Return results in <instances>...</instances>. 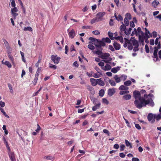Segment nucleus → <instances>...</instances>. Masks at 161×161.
Here are the masks:
<instances>
[{
    "mask_svg": "<svg viewBox=\"0 0 161 161\" xmlns=\"http://www.w3.org/2000/svg\"><path fill=\"white\" fill-rule=\"evenodd\" d=\"M124 39L125 40V42L123 45L124 47H126L128 46L127 48L129 50H131L133 49L134 52L139 51L138 42L134 37H131L130 40L125 38H124Z\"/></svg>",
    "mask_w": 161,
    "mask_h": 161,
    "instance_id": "obj_1",
    "label": "nucleus"
},
{
    "mask_svg": "<svg viewBox=\"0 0 161 161\" xmlns=\"http://www.w3.org/2000/svg\"><path fill=\"white\" fill-rule=\"evenodd\" d=\"M134 104L136 107L140 109L143 107L146 106L147 104H150L152 107H153L154 105L153 100L150 98L146 100L143 97L138 100H135L134 101Z\"/></svg>",
    "mask_w": 161,
    "mask_h": 161,
    "instance_id": "obj_2",
    "label": "nucleus"
},
{
    "mask_svg": "<svg viewBox=\"0 0 161 161\" xmlns=\"http://www.w3.org/2000/svg\"><path fill=\"white\" fill-rule=\"evenodd\" d=\"M94 44L97 48H102V47H104L106 45L105 43L102 40L101 41L98 39L96 40Z\"/></svg>",
    "mask_w": 161,
    "mask_h": 161,
    "instance_id": "obj_3",
    "label": "nucleus"
},
{
    "mask_svg": "<svg viewBox=\"0 0 161 161\" xmlns=\"http://www.w3.org/2000/svg\"><path fill=\"white\" fill-rule=\"evenodd\" d=\"M51 59L55 64H58L60 59V58L57 55H52L51 56Z\"/></svg>",
    "mask_w": 161,
    "mask_h": 161,
    "instance_id": "obj_4",
    "label": "nucleus"
},
{
    "mask_svg": "<svg viewBox=\"0 0 161 161\" xmlns=\"http://www.w3.org/2000/svg\"><path fill=\"white\" fill-rule=\"evenodd\" d=\"M133 96L135 100H138L142 98L140 92L138 91H135L133 92Z\"/></svg>",
    "mask_w": 161,
    "mask_h": 161,
    "instance_id": "obj_5",
    "label": "nucleus"
},
{
    "mask_svg": "<svg viewBox=\"0 0 161 161\" xmlns=\"http://www.w3.org/2000/svg\"><path fill=\"white\" fill-rule=\"evenodd\" d=\"M105 14V12H101L97 13V18L99 21L102 20V17Z\"/></svg>",
    "mask_w": 161,
    "mask_h": 161,
    "instance_id": "obj_6",
    "label": "nucleus"
},
{
    "mask_svg": "<svg viewBox=\"0 0 161 161\" xmlns=\"http://www.w3.org/2000/svg\"><path fill=\"white\" fill-rule=\"evenodd\" d=\"M137 31V35H138L139 38H140L141 37H143L144 36V33L142 31L140 27H138Z\"/></svg>",
    "mask_w": 161,
    "mask_h": 161,
    "instance_id": "obj_7",
    "label": "nucleus"
},
{
    "mask_svg": "<svg viewBox=\"0 0 161 161\" xmlns=\"http://www.w3.org/2000/svg\"><path fill=\"white\" fill-rule=\"evenodd\" d=\"M145 38L148 39L150 37H152V34L150 33V32L148 30L147 31H145L144 33V35L143 36Z\"/></svg>",
    "mask_w": 161,
    "mask_h": 161,
    "instance_id": "obj_8",
    "label": "nucleus"
},
{
    "mask_svg": "<svg viewBox=\"0 0 161 161\" xmlns=\"http://www.w3.org/2000/svg\"><path fill=\"white\" fill-rule=\"evenodd\" d=\"M9 157L11 161H16V159L15 158V155L14 153L10 152L8 153Z\"/></svg>",
    "mask_w": 161,
    "mask_h": 161,
    "instance_id": "obj_9",
    "label": "nucleus"
},
{
    "mask_svg": "<svg viewBox=\"0 0 161 161\" xmlns=\"http://www.w3.org/2000/svg\"><path fill=\"white\" fill-rule=\"evenodd\" d=\"M110 55L109 53H103L99 57L102 59H103V60L105 59L106 58L108 57H109Z\"/></svg>",
    "mask_w": 161,
    "mask_h": 161,
    "instance_id": "obj_10",
    "label": "nucleus"
},
{
    "mask_svg": "<svg viewBox=\"0 0 161 161\" xmlns=\"http://www.w3.org/2000/svg\"><path fill=\"white\" fill-rule=\"evenodd\" d=\"M115 92L114 88H110L108 91V95L109 96H112Z\"/></svg>",
    "mask_w": 161,
    "mask_h": 161,
    "instance_id": "obj_11",
    "label": "nucleus"
},
{
    "mask_svg": "<svg viewBox=\"0 0 161 161\" xmlns=\"http://www.w3.org/2000/svg\"><path fill=\"white\" fill-rule=\"evenodd\" d=\"M154 114L152 113H149L147 115V119L149 121H151V123H153V120L154 119Z\"/></svg>",
    "mask_w": 161,
    "mask_h": 161,
    "instance_id": "obj_12",
    "label": "nucleus"
},
{
    "mask_svg": "<svg viewBox=\"0 0 161 161\" xmlns=\"http://www.w3.org/2000/svg\"><path fill=\"white\" fill-rule=\"evenodd\" d=\"M68 34L69 37L71 39L73 38L76 36L75 31L73 29L69 32Z\"/></svg>",
    "mask_w": 161,
    "mask_h": 161,
    "instance_id": "obj_13",
    "label": "nucleus"
},
{
    "mask_svg": "<svg viewBox=\"0 0 161 161\" xmlns=\"http://www.w3.org/2000/svg\"><path fill=\"white\" fill-rule=\"evenodd\" d=\"M161 119V114L160 113L157 115H156V114H154V119H153V123L154 122L155 119H156L157 121H158Z\"/></svg>",
    "mask_w": 161,
    "mask_h": 161,
    "instance_id": "obj_14",
    "label": "nucleus"
},
{
    "mask_svg": "<svg viewBox=\"0 0 161 161\" xmlns=\"http://www.w3.org/2000/svg\"><path fill=\"white\" fill-rule=\"evenodd\" d=\"M113 46L114 48L116 50H119L120 48V45L117 43L116 42H114L113 43Z\"/></svg>",
    "mask_w": 161,
    "mask_h": 161,
    "instance_id": "obj_15",
    "label": "nucleus"
},
{
    "mask_svg": "<svg viewBox=\"0 0 161 161\" xmlns=\"http://www.w3.org/2000/svg\"><path fill=\"white\" fill-rule=\"evenodd\" d=\"M97 84L101 86H103L105 85L104 82L102 80L101 78L97 79Z\"/></svg>",
    "mask_w": 161,
    "mask_h": 161,
    "instance_id": "obj_16",
    "label": "nucleus"
},
{
    "mask_svg": "<svg viewBox=\"0 0 161 161\" xmlns=\"http://www.w3.org/2000/svg\"><path fill=\"white\" fill-rule=\"evenodd\" d=\"M90 82L93 86H95L97 84V79L93 78L90 79Z\"/></svg>",
    "mask_w": 161,
    "mask_h": 161,
    "instance_id": "obj_17",
    "label": "nucleus"
},
{
    "mask_svg": "<svg viewBox=\"0 0 161 161\" xmlns=\"http://www.w3.org/2000/svg\"><path fill=\"white\" fill-rule=\"evenodd\" d=\"M95 105L92 108V110L93 111H95L97 109H99L100 108L101 104L100 102H99L97 104Z\"/></svg>",
    "mask_w": 161,
    "mask_h": 161,
    "instance_id": "obj_18",
    "label": "nucleus"
},
{
    "mask_svg": "<svg viewBox=\"0 0 161 161\" xmlns=\"http://www.w3.org/2000/svg\"><path fill=\"white\" fill-rule=\"evenodd\" d=\"M111 68V67L109 64H106L104 67L102 68V69L105 71H107L110 70Z\"/></svg>",
    "mask_w": 161,
    "mask_h": 161,
    "instance_id": "obj_19",
    "label": "nucleus"
},
{
    "mask_svg": "<svg viewBox=\"0 0 161 161\" xmlns=\"http://www.w3.org/2000/svg\"><path fill=\"white\" fill-rule=\"evenodd\" d=\"M114 16L116 19L118 21H122L123 20V18L120 14H119L118 15V16H117L116 15V14L115 13L114 14Z\"/></svg>",
    "mask_w": 161,
    "mask_h": 161,
    "instance_id": "obj_20",
    "label": "nucleus"
},
{
    "mask_svg": "<svg viewBox=\"0 0 161 161\" xmlns=\"http://www.w3.org/2000/svg\"><path fill=\"white\" fill-rule=\"evenodd\" d=\"M121 68V67L118 66L111 69V71L114 73H116Z\"/></svg>",
    "mask_w": 161,
    "mask_h": 161,
    "instance_id": "obj_21",
    "label": "nucleus"
},
{
    "mask_svg": "<svg viewBox=\"0 0 161 161\" xmlns=\"http://www.w3.org/2000/svg\"><path fill=\"white\" fill-rule=\"evenodd\" d=\"M119 89L120 91L128 90L129 89V87L124 85L120 86Z\"/></svg>",
    "mask_w": 161,
    "mask_h": 161,
    "instance_id": "obj_22",
    "label": "nucleus"
},
{
    "mask_svg": "<svg viewBox=\"0 0 161 161\" xmlns=\"http://www.w3.org/2000/svg\"><path fill=\"white\" fill-rule=\"evenodd\" d=\"M161 48V47L160 42H159L158 43V45L157 47H154V51L153 53H157V52L158 51V49H160Z\"/></svg>",
    "mask_w": 161,
    "mask_h": 161,
    "instance_id": "obj_23",
    "label": "nucleus"
},
{
    "mask_svg": "<svg viewBox=\"0 0 161 161\" xmlns=\"http://www.w3.org/2000/svg\"><path fill=\"white\" fill-rule=\"evenodd\" d=\"M97 49V50L95 51V53L99 56L101 55L103 53L102 52L103 48H98Z\"/></svg>",
    "mask_w": 161,
    "mask_h": 161,
    "instance_id": "obj_24",
    "label": "nucleus"
},
{
    "mask_svg": "<svg viewBox=\"0 0 161 161\" xmlns=\"http://www.w3.org/2000/svg\"><path fill=\"white\" fill-rule=\"evenodd\" d=\"M87 88L89 91L90 92V93L92 94L93 95L95 94V92L93 88L92 87L88 86Z\"/></svg>",
    "mask_w": 161,
    "mask_h": 161,
    "instance_id": "obj_25",
    "label": "nucleus"
},
{
    "mask_svg": "<svg viewBox=\"0 0 161 161\" xmlns=\"http://www.w3.org/2000/svg\"><path fill=\"white\" fill-rule=\"evenodd\" d=\"M153 60L154 61L156 62L159 60L157 56V53H153Z\"/></svg>",
    "mask_w": 161,
    "mask_h": 161,
    "instance_id": "obj_26",
    "label": "nucleus"
},
{
    "mask_svg": "<svg viewBox=\"0 0 161 161\" xmlns=\"http://www.w3.org/2000/svg\"><path fill=\"white\" fill-rule=\"evenodd\" d=\"M114 79L116 83L120 82L121 81L120 78V77H118V75H116L114 76Z\"/></svg>",
    "mask_w": 161,
    "mask_h": 161,
    "instance_id": "obj_27",
    "label": "nucleus"
},
{
    "mask_svg": "<svg viewBox=\"0 0 161 161\" xmlns=\"http://www.w3.org/2000/svg\"><path fill=\"white\" fill-rule=\"evenodd\" d=\"M123 98L125 100H129L131 98V96L130 94H126L123 97Z\"/></svg>",
    "mask_w": 161,
    "mask_h": 161,
    "instance_id": "obj_28",
    "label": "nucleus"
},
{
    "mask_svg": "<svg viewBox=\"0 0 161 161\" xmlns=\"http://www.w3.org/2000/svg\"><path fill=\"white\" fill-rule=\"evenodd\" d=\"M102 40L103 42H107L108 43H110L111 42V41L110 39L108 37H106V38H103L102 39Z\"/></svg>",
    "mask_w": 161,
    "mask_h": 161,
    "instance_id": "obj_29",
    "label": "nucleus"
},
{
    "mask_svg": "<svg viewBox=\"0 0 161 161\" xmlns=\"http://www.w3.org/2000/svg\"><path fill=\"white\" fill-rule=\"evenodd\" d=\"M122 24L120 26V30L121 32L122 31H124L126 29V26L123 24V22H122Z\"/></svg>",
    "mask_w": 161,
    "mask_h": 161,
    "instance_id": "obj_30",
    "label": "nucleus"
},
{
    "mask_svg": "<svg viewBox=\"0 0 161 161\" xmlns=\"http://www.w3.org/2000/svg\"><path fill=\"white\" fill-rule=\"evenodd\" d=\"M120 34L121 36L117 37L116 38V40H119L122 43L123 42V38L122 36V34L121 32H120Z\"/></svg>",
    "mask_w": 161,
    "mask_h": 161,
    "instance_id": "obj_31",
    "label": "nucleus"
},
{
    "mask_svg": "<svg viewBox=\"0 0 161 161\" xmlns=\"http://www.w3.org/2000/svg\"><path fill=\"white\" fill-rule=\"evenodd\" d=\"M108 35L110 38L112 40H114L115 39V37H114L113 33L109 31L108 33Z\"/></svg>",
    "mask_w": 161,
    "mask_h": 161,
    "instance_id": "obj_32",
    "label": "nucleus"
},
{
    "mask_svg": "<svg viewBox=\"0 0 161 161\" xmlns=\"http://www.w3.org/2000/svg\"><path fill=\"white\" fill-rule=\"evenodd\" d=\"M44 158V159L48 160H53L54 159V157H53L50 155L45 156Z\"/></svg>",
    "mask_w": 161,
    "mask_h": 161,
    "instance_id": "obj_33",
    "label": "nucleus"
},
{
    "mask_svg": "<svg viewBox=\"0 0 161 161\" xmlns=\"http://www.w3.org/2000/svg\"><path fill=\"white\" fill-rule=\"evenodd\" d=\"M129 93V92L127 90H125L124 91L122 90L120 92L119 94L120 95H124L125 94H127Z\"/></svg>",
    "mask_w": 161,
    "mask_h": 161,
    "instance_id": "obj_34",
    "label": "nucleus"
},
{
    "mask_svg": "<svg viewBox=\"0 0 161 161\" xmlns=\"http://www.w3.org/2000/svg\"><path fill=\"white\" fill-rule=\"evenodd\" d=\"M108 81L112 86H116V83L114 80L109 79Z\"/></svg>",
    "mask_w": 161,
    "mask_h": 161,
    "instance_id": "obj_35",
    "label": "nucleus"
},
{
    "mask_svg": "<svg viewBox=\"0 0 161 161\" xmlns=\"http://www.w3.org/2000/svg\"><path fill=\"white\" fill-rule=\"evenodd\" d=\"M3 41L4 42V44L6 47V48H8L9 47H10V46H9L8 42L5 39H3Z\"/></svg>",
    "mask_w": 161,
    "mask_h": 161,
    "instance_id": "obj_36",
    "label": "nucleus"
},
{
    "mask_svg": "<svg viewBox=\"0 0 161 161\" xmlns=\"http://www.w3.org/2000/svg\"><path fill=\"white\" fill-rule=\"evenodd\" d=\"M112 60V58H111L108 57L105 60H103V61L106 63H111L110 62Z\"/></svg>",
    "mask_w": 161,
    "mask_h": 161,
    "instance_id": "obj_37",
    "label": "nucleus"
},
{
    "mask_svg": "<svg viewBox=\"0 0 161 161\" xmlns=\"http://www.w3.org/2000/svg\"><path fill=\"white\" fill-rule=\"evenodd\" d=\"M159 3V2L157 0H154V1L153 3H152V5L155 8Z\"/></svg>",
    "mask_w": 161,
    "mask_h": 161,
    "instance_id": "obj_38",
    "label": "nucleus"
},
{
    "mask_svg": "<svg viewBox=\"0 0 161 161\" xmlns=\"http://www.w3.org/2000/svg\"><path fill=\"white\" fill-rule=\"evenodd\" d=\"M126 145L127 147H129L130 148H132V146L130 143L129 142V141L127 140H125Z\"/></svg>",
    "mask_w": 161,
    "mask_h": 161,
    "instance_id": "obj_39",
    "label": "nucleus"
},
{
    "mask_svg": "<svg viewBox=\"0 0 161 161\" xmlns=\"http://www.w3.org/2000/svg\"><path fill=\"white\" fill-rule=\"evenodd\" d=\"M104 94V91L103 89L100 90L99 92V95L100 96L102 97Z\"/></svg>",
    "mask_w": 161,
    "mask_h": 161,
    "instance_id": "obj_40",
    "label": "nucleus"
},
{
    "mask_svg": "<svg viewBox=\"0 0 161 161\" xmlns=\"http://www.w3.org/2000/svg\"><path fill=\"white\" fill-rule=\"evenodd\" d=\"M23 30L25 31H32L33 30L31 28V27L30 26H28L26 27H24Z\"/></svg>",
    "mask_w": 161,
    "mask_h": 161,
    "instance_id": "obj_41",
    "label": "nucleus"
},
{
    "mask_svg": "<svg viewBox=\"0 0 161 161\" xmlns=\"http://www.w3.org/2000/svg\"><path fill=\"white\" fill-rule=\"evenodd\" d=\"M99 21H98V20L97 19V17H95L93 19H91L90 23L91 24H92L94 23L95 22H98Z\"/></svg>",
    "mask_w": 161,
    "mask_h": 161,
    "instance_id": "obj_42",
    "label": "nucleus"
},
{
    "mask_svg": "<svg viewBox=\"0 0 161 161\" xmlns=\"http://www.w3.org/2000/svg\"><path fill=\"white\" fill-rule=\"evenodd\" d=\"M124 23L126 26H128L129 25V21L128 18L127 17H125L124 19Z\"/></svg>",
    "mask_w": 161,
    "mask_h": 161,
    "instance_id": "obj_43",
    "label": "nucleus"
},
{
    "mask_svg": "<svg viewBox=\"0 0 161 161\" xmlns=\"http://www.w3.org/2000/svg\"><path fill=\"white\" fill-rule=\"evenodd\" d=\"M127 76L125 75H121L120 77V78L121 80L122 81H125L127 78Z\"/></svg>",
    "mask_w": 161,
    "mask_h": 161,
    "instance_id": "obj_44",
    "label": "nucleus"
},
{
    "mask_svg": "<svg viewBox=\"0 0 161 161\" xmlns=\"http://www.w3.org/2000/svg\"><path fill=\"white\" fill-rule=\"evenodd\" d=\"M124 84L126 86H129L131 84V82L130 80H127L125 82Z\"/></svg>",
    "mask_w": 161,
    "mask_h": 161,
    "instance_id": "obj_45",
    "label": "nucleus"
},
{
    "mask_svg": "<svg viewBox=\"0 0 161 161\" xmlns=\"http://www.w3.org/2000/svg\"><path fill=\"white\" fill-rule=\"evenodd\" d=\"M41 67H38L37 70L35 75L39 76L40 73L41 72Z\"/></svg>",
    "mask_w": 161,
    "mask_h": 161,
    "instance_id": "obj_46",
    "label": "nucleus"
},
{
    "mask_svg": "<svg viewBox=\"0 0 161 161\" xmlns=\"http://www.w3.org/2000/svg\"><path fill=\"white\" fill-rule=\"evenodd\" d=\"M4 64L7 65L8 68H11L12 67V65L10 62L8 61H6Z\"/></svg>",
    "mask_w": 161,
    "mask_h": 161,
    "instance_id": "obj_47",
    "label": "nucleus"
},
{
    "mask_svg": "<svg viewBox=\"0 0 161 161\" xmlns=\"http://www.w3.org/2000/svg\"><path fill=\"white\" fill-rule=\"evenodd\" d=\"M41 57L39 56V60L37 62L35 66L36 67H37L39 66V64L41 62Z\"/></svg>",
    "mask_w": 161,
    "mask_h": 161,
    "instance_id": "obj_48",
    "label": "nucleus"
},
{
    "mask_svg": "<svg viewBox=\"0 0 161 161\" xmlns=\"http://www.w3.org/2000/svg\"><path fill=\"white\" fill-rule=\"evenodd\" d=\"M14 8L11 9V13H16L18 11V9L16 7H13Z\"/></svg>",
    "mask_w": 161,
    "mask_h": 161,
    "instance_id": "obj_49",
    "label": "nucleus"
},
{
    "mask_svg": "<svg viewBox=\"0 0 161 161\" xmlns=\"http://www.w3.org/2000/svg\"><path fill=\"white\" fill-rule=\"evenodd\" d=\"M135 34L136 36H137V31L136 28L134 29V31L132 32L131 34V36H133Z\"/></svg>",
    "mask_w": 161,
    "mask_h": 161,
    "instance_id": "obj_50",
    "label": "nucleus"
},
{
    "mask_svg": "<svg viewBox=\"0 0 161 161\" xmlns=\"http://www.w3.org/2000/svg\"><path fill=\"white\" fill-rule=\"evenodd\" d=\"M102 102L106 105H108L109 103V102L108 100L105 98H103L102 99Z\"/></svg>",
    "mask_w": 161,
    "mask_h": 161,
    "instance_id": "obj_51",
    "label": "nucleus"
},
{
    "mask_svg": "<svg viewBox=\"0 0 161 161\" xmlns=\"http://www.w3.org/2000/svg\"><path fill=\"white\" fill-rule=\"evenodd\" d=\"M38 76H37L36 75H35V78L34 80V82L33 84L34 85H36V84L38 79Z\"/></svg>",
    "mask_w": 161,
    "mask_h": 161,
    "instance_id": "obj_52",
    "label": "nucleus"
},
{
    "mask_svg": "<svg viewBox=\"0 0 161 161\" xmlns=\"http://www.w3.org/2000/svg\"><path fill=\"white\" fill-rule=\"evenodd\" d=\"M88 47L91 50H94L95 49L94 47L92 44H89L88 45Z\"/></svg>",
    "mask_w": 161,
    "mask_h": 161,
    "instance_id": "obj_53",
    "label": "nucleus"
},
{
    "mask_svg": "<svg viewBox=\"0 0 161 161\" xmlns=\"http://www.w3.org/2000/svg\"><path fill=\"white\" fill-rule=\"evenodd\" d=\"M49 67L50 68L53 69H56L57 68V66L53 65V64H49Z\"/></svg>",
    "mask_w": 161,
    "mask_h": 161,
    "instance_id": "obj_54",
    "label": "nucleus"
},
{
    "mask_svg": "<svg viewBox=\"0 0 161 161\" xmlns=\"http://www.w3.org/2000/svg\"><path fill=\"white\" fill-rule=\"evenodd\" d=\"M95 69L97 71L98 73H99L100 75H102V71L97 66L95 67Z\"/></svg>",
    "mask_w": 161,
    "mask_h": 161,
    "instance_id": "obj_55",
    "label": "nucleus"
},
{
    "mask_svg": "<svg viewBox=\"0 0 161 161\" xmlns=\"http://www.w3.org/2000/svg\"><path fill=\"white\" fill-rule=\"evenodd\" d=\"M8 86L11 93H13V90L12 85L9 84H8Z\"/></svg>",
    "mask_w": 161,
    "mask_h": 161,
    "instance_id": "obj_56",
    "label": "nucleus"
},
{
    "mask_svg": "<svg viewBox=\"0 0 161 161\" xmlns=\"http://www.w3.org/2000/svg\"><path fill=\"white\" fill-rule=\"evenodd\" d=\"M13 17L14 18V19H15L16 17L18 16V14L16 13H11Z\"/></svg>",
    "mask_w": 161,
    "mask_h": 161,
    "instance_id": "obj_57",
    "label": "nucleus"
},
{
    "mask_svg": "<svg viewBox=\"0 0 161 161\" xmlns=\"http://www.w3.org/2000/svg\"><path fill=\"white\" fill-rule=\"evenodd\" d=\"M8 57H9V58L11 60L12 63H14V58L13 57L11 54H8Z\"/></svg>",
    "mask_w": 161,
    "mask_h": 161,
    "instance_id": "obj_58",
    "label": "nucleus"
},
{
    "mask_svg": "<svg viewBox=\"0 0 161 161\" xmlns=\"http://www.w3.org/2000/svg\"><path fill=\"white\" fill-rule=\"evenodd\" d=\"M125 17H127L128 19H131V16L130 14L127 13L125 14Z\"/></svg>",
    "mask_w": 161,
    "mask_h": 161,
    "instance_id": "obj_59",
    "label": "nucleus"
},
{
    "mask_svg": "<svg viewBox=\"0 0 161 161\" xmlns=\"http://www.w3.org/2000/svg\"><path fill=\"white\" fill-rule=\"evenodd\" d=\"M161 37V36H159V37H157L155 40V41L154 42V43H155V44H156V45H157L158 44V43L159 42H158V40L159 39H160Z\"/></svg>",
    "mask_w": 161,
    "mask_h": 161,
    "instance_id": "obj_60",
    "label": "nucleus"
},
{
    "mask_svg": "<svg viewBox=\"0 0 161 161\" xmlns=\"http://www.w3.org/2000/svg\"><path fill=\"white\" fill-rule=\"evenodd\" d=\"M152 36H153V37L154 38H155V37H156L158 35L157 33L155 31H153L152 33Z\"/></svg>",
    "mask_w": 161,
    "mask_h": 161,
    "instance_id": "obj_61",
    "label": "nucleus"
},
{
    "mask_svg": "<svg viewBox=\"0 0 161 161\" xmlns=\"http://www.w3.org/2000/svg\"><path fill=\"white\" fill-rule=\"evenodd\" d=\"M145 49L146 53H148L149 52V48L147 45L146 44L145 46Z\"/></svg>",
    "mask_w": 161,
    "mask_h": 161,
    "instance_id": "obj_62",
    "label": "nucleus"
},
{
    "mask_svg": "<svg viewBox=\"0 0 161 161\" xmlns=\"http://www.w3.org/2000/svg\"><path fill=\"white\" fill-rule=\"evenodd\" d=\"M92 33L95 35H98L100 34L99 31L97 30L93 31Z\"/></svg>",
    "mask_w": 161,
    "mask_h": 161,
    "instance_id": "obj_63",
    "label": "nucleus"
},
{
    "mask_svg": "<svg viewBox=\"0 0 161 161\" xmlns=\"http://www.w3.org/2000/svg\"><path fill=\"white\" fill-rule=\"evenodd\" d=\"M108 49L113 52H114L115 50L114 48L111 45H109V46Z\"/></svg>",
    "mask_w": 161,
    "mask_h": 161,
    "instance_id": "obj_64",
    "label": "nucleus"
}]
</instances>
